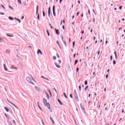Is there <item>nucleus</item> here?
<instances>
[{"instance_id": "obj_24", "label": "nucleus", "mask_w": 125, "mask_h": 125, "mask_svg": "<svg viewBox=\"0 0 125 125\" xmlns=\"http://www.w3.org/2000/svg\"><path fill=\"white\" fill-rule=\"evenodd\" d=\"M5 117H6V118H7V119H8V120H9L10 118H9V117H8L7 115H6V114H5Z\"/></svg>"}, {"instance_id": "obj_35", "label": "nucleus", "mask_w": 125, "mask_h": 125, "mask_svg": "<svg viewBox=\"0 0 125 125\" xmlns=\"http://www.w3.org/2000/svg\"><path fill=\"white\" fill-rule=\"evenodd\" d=\"M9 7L10 8H11V9H13V8L12 7H11V6H10V5H9Z\"/></svg>"}, {"instance_id": "obj_11", "label": "nucleus", "mask_w": 125, "mask_h": 125, "mask_svg": "<svg viewBox=\"0 0 125 125\" xmlns=\"http://www.w3.org/2000/svg\"><path fill=\"white\" fill-rule=\"evenodd\" d=\"M9 103H10V104H11V105H13V106L16 107V105H15V104H13L12 103H11L10 101H8Z\"/></svg>"}, {"instance_id": "obj_52", "label": "nucleus", "mask_w": 125, "mask_h": 125, "mask_svg": "<svg viewBox=\"0 0 125 125\" xmlns=\"http://www.w3.org/2000/svg\"><path fill=\"white\" fill-rule=\"evenodd\" d=\"M22 19H24V16H22L21 20H22Z\"/></svg>"}, {"instance_id": "obj_15", "label": "nucleus", "mask_w": 125, "mask_h": 125, "mask_svg": "<svg viewBox=\"0 0 125 125\" xmlns=\"http://www.w3.org/2000/svg\"><path fill=\"white\" fill-rule=\"evenodd\" d=\"M56 66L57 67V68H61V66L58 64H56Z\"/></svg>"}, {"instance_id": "obj_42", "label": "nucleus", "mask_w": 125, "mask_h": 125, "mask_svg": "<svg viewBox=\"0 0 125 125\" xmlns=\"http://www.w3.org/2000/svg\"><path fill=\"white\" fill-rule=\"evenodd\" d=\"M57 55L58 56V58H60V57L59 56V55L58 54H57Z\"/></svg>"}, {"instance_id": "obj_4", "label": "nucleus", "mask_w": 125, "mask_h": 125, "mask_svg": "<svg viewBox=\"0 0 125 125\" xmlns=\"http://www.w3.org/2000/svg\"><path fill=\"white\" fill-rule=\"evenodd\" d=\"M41 54L42 55V51H41L40 49H38V51H37V54Z\"/></svg>"}, {"instance_id": "obj_30", "label": "nucleus", "mask_w": 125, "mask_h": 125, "mask_svg": "<svg viewBox=\"0 0 125 125\" xmlns=\"http://www.w3.org/2000/svg\"><path fill=\"white\" fill-rule=\"evenodd\" d=\"M84 83H85V85H87V81H85Z\"/></svg>"}, {"instance_id": "obj_31", "label": "nucleus", "mask_w": 125, "mask_h": 125, "mask_svg": "<svg viewBox=\"0 0 125 125\" xmlns=\"http://www.w3.org/2000/svg\"><path fill=\"white\" fill-rule=\"evenodd\" d=\"M76 98L77 99V101H78V102H79V98H78V97H76Z\"/></svg>"}, {"instance_id": "obj_34", "label": "nucleus", "mask_w": 125, "mask_h": 125, "mask_svg": "<svg viewBox=\"0 0 125 125\" xmlns=\"http://www.w3.org/2000/svg\"><path fill=\"white\" fill-rule=\"evenodd\" d=\"M113 64H116V61H113Z\"/></svg>"}, {"instance_id": "obj_2", "label": "nucleus", "mask_w": 125, "mask_h": 125, "mask_svg": "<svg viewBox=\"0 0 125 125\" xmlns=\"http://www.w3.org/2000/svg\"><path fill=\"white\" fill-rule=\"evenodd\" d=\"M26 80L27 81V82H28V83H32L33 85H35V83H33V82H32V80H31V78L29 77H27L26 78Z\"/></svg>"}, {"instance_id": "obj_40", "label": "nucleus", "mask_w": 125, "mask_h": 125, "mask_svg": "<svg viewBox=\"0 0 125 125\" xmlns=\"http://www.w3.org/2000/svg\"><path fill=\"white\" fill-rule=\"evenodd\" d=\"M38 106H39V108L40 109V110H42V108H41V106H40V105H39V104H38Z\"/></svg>"}, {"instance_id": "obj_3", "label": "nucleus", "mask_w": 125, "mask_h": 125, "mask_svg": "<svg viewBox=\"0 0 125 125\" xmlns=\"http://www.w3.org/2000/svg\"><path fill=\"white\" fill-rule=\"evenodd\" d=\"M53 13L54 16H56V15H55V6H53Z\"/></svg>"}, {"instance_id": "obj_51", "label": "nucleus", "mask_w": 125, "mask_h": 125, "mask_svg": "<svg viewBox=\"0 0 125 125\" xmlns=\"http://www.w3.org/2000/svg\"><path fill=\"white\" fill-rule=\"evenodd\" d=\"M9 125H12V124L11 123H9Z\"/></svg>"}, {"instance_id": "obj_16", "label": "nucleus", "mask_w": 125, "mask_h": 125, "mask_svg": "<svg viewBox=\"0 0 125 125\" xmlns=\"http://www.w3.org/2000/svg\"><path fill=\"white\" fill-rule=\"evenodd\" d=\"M4 68L5 71H7V69L5 67V64H3Z\"/></svg>"}, {"instance_id": "obj_62", "label": "nucleus", "mask_w": 125, "mask_h": 125, "mask_svg": "<svg viewBox=\"0 0 125 125\" xmlns=\"http://www.w3.org/2000/svg\"><path fill=\"white\" fill-rule=\"evenodd\" d=\"M82 34H83V33H84V31H82Z\"/></svg>"}, {"instance_id": "obj_43", "label": "nucleus", "mask_w": 125, "mask_h": 125, "mask_svg": "<svg viewBox=\"0 0 125 125\" xmlns=\"http://www.w3.org/2000/svg\"><path fill=\"white\" fill-rule=\"evenodd\" d=\"M1 6L3 7V8H4V9H5V8L4 7V6L3 5H1Z\"/></svg>"}, {"instance_id": "obj_60", "label": "nucleus", "mask_w": 125, "mask_h": 125, "mask_svg": "<svg viewBox=\"0 0 125 125\" xmlns=\"http://www.w3.org/2000/svg\"><path fill=\"white\" fill-rule=\"evenodd\" d=\"M48 11H50V7H49Z\"/></svg>"}, {"instance_id": "obj_37", "label": "nucleus", "mask_w": 125, "mask_h": 125, "mask_svg": "<svg viewBox=\"0 0 125 125\" xmlns=\"http://www.w3.org/2000/svg\"><path fill=\"white\" fill-rule=\"evenodd\" d=\"M63 43H64V44L65 45H67V43H66V42L65 41H63Z\"/></svg>"}, {"instance_id": "obj_45", "label": "nucleus", "mask_w": 125, "mask_h": 125, "mask_svg": "<svg viewBox=\"0 0 125 125\" xmlns=\"http://www.w3.org/2000/svg\"><path fill=\"white\" fill-rule=\"evenodd\" d=\"M76 71H77V72H79V68L78 67L77 68Z\"/></svg>"}, {"instance_id": "obj_23", "label": "nucleus", "mask_w": 125, "mask_h": 125, "mask_svg": "<svg viewBox=\"0 0 125 125\" xmlns=\"http://www.w3.org/2000/svg\"><path fill=\"white\" fill-rule=\"evenodd\" d=\"M48 17H50V11H48Z\"/></svg>"}, {"instance_id": "obj_1", "label": "nucleus", "mask_w": 125, "mask_h": 125, "mask_svg": "<svg viewBox=\"0 0 125 125\" xmlns=\"http://www.w3.org/2000/svg\"><path fill=\"white\" fill-rule=\"evenodd\" d=\"M43 103L45 106H46V107H47L48 109H49L50 112H52V109H51V108H50V104H49V103H47V101L46 100V99L44 98H43Z\"/></svg>"}, {"instance_id": "obj_63", "label": "nucleus", "mask_w": 125, "mask_h": 125, "mask_svg": "<svg viewBox=\"0 0 125 125\" xmlns=\"http://www.w3.org/2000/svg\"><path fill=\"white\" fill-rule=\"evenodd\" d=\"M122 21H125V19H123Z\"/></svg>"}, {"instance_id": "obj_64", "label": "nucleus", "mask_w": 125, "mask_h": 125, "mask_svg": "<svg viewBox=\"0 0 125 125\" xmlns=\"http://www.w3.org/2000/svg\"><path fill=\"white\" fill-rule=\"evenodd\" d=\"M122 113H124V109H123Z\"/></svg>"}, {"instance_id": "obj_56", "label": "nucleus", "mask_w": 125, "mask_h": 125, "mask_svg": "<svg viewBox=\"0 0 125 125\" xmlns=\"http://www.w3.org/2000/svg\"><path fill=\"white\" fill-rule=\"evenodd\" d=\"M93 22H95V19H93Z\"/></svg>"}, {"instance_id": "obj_29", "label": "nucleus", "mask_w": 125, "mask_h": 125, "mask_svg": "<svg viewBox=\"0 0 125 125\" xmlns=\"http://www.w3.org/2000/svg\"><path fill=\"white\" fill-rule=\"evenodd\" d=\"M69 96L71 98H73V96L72 95V94H70Z\"/></svg>"}, {"instance_id": "obj_10", "label": "nucleus", "mask_w": 125, "mask_h": 125, "mask_svg": "<svg viewBox=\"0 0 125 125\" xmlns=\"http://www.w3.org/2000/svg\"><path fill=\"white\" fill-rule=\"evenodd\" d=\"M38 11H39V6L37 5L36 7V13H38Z\"/></svg>"}, {"instance_id": "obj_54", "label": "nucleus", "mask_w": 125, "mask_h": 125, "mask_svg": "<svg viewBox=\"0 0 125 125\" xmlns=\"http://www.w3.org/2000/svg\"><path fill=\"white\" fill-rule=\"evenodd\" d=\"M59 63H61V60H59Z\"/></svg>"}, {"instance_id": "obj_26", "label": "nucleus", "mask_w": 125, "mask_h": 125, "mask_svg": "<svg viewBox=\"0 0 125 125\" xmlns=\"http://www.w3.org/2000/svg\"><path fill=\"white\" fill-rule=\"evenodd\" d=\"M88 88V86H86L84 89V90H86Z\"/></svg>"}, {"instance_id": "obj_27", "label": "nucleus", "mask_w": 125, "mask_h": 125, "mask_svg": "<svg viewBox=\"0 0 125 125\" xmlns=\"http://www.w3.org/2000/svg\"><path fill=\"white\" fill-rule=\"evenodd\" d=\"M79 90L81 91V90H82V87L81 86H79Z\"/></svg>"}, {"instance_id": "obj_7", "label": "nucleus", "mask_w": 125, "mask_h": 125, "mask_svg": "<svg viewBox=\"0 0 125 125\" xmlns=\"http://www.w3.org/2000/svg\"><path fill=\"white\" fill-rule=\"evenodd\" d=\"M58 101L59 104H60V105H63V104L62 103V102H61V101L59 99L58 100Z\"/></svg>"}, {"instance_id": "obj_46", "label": "nucleus", "mask_w": 125, "mask_h": 125, "mask_svg": "<svg viewBox=\"0 0 125 125\" xmlns=\"http://www.w3.org/2000/svg\"><path fill=\"white\" fill-rule=\"evenodd\" d=\"M119 8H120V9H122V8H123V6H121L120 7H119Z\"/></svg>"}, {"instance_id": "obj_61", "label": "nucleus", "mask_w": 125, "mask_h": 125, "mask_svg": "<svg viewBox=\"0 0 125 125\" xmlns=\"http://www.w3.org/2000/svg\"><path fill=\"white\" fill-rule=\"evenodd\" d=\"M78 3H81V1L80 0L78 1Z\"/></svg>"}, {"instance_id": "obj_50", "label": "nucleus", "mask_w": 125, "mask_h": 125, "mask_svg": "<svg viewBox=\"0 0 125 125\" xmlns=\"http://www.w3.org/2000/svg\"><path fill=\"white\" fill-rule=\"evenodd\" d=\"M88 12L89 14H90V11L89 10L88 11Z\"/></svg>"}, {"instance_id": "obj_48", "label": "nucleus", "mask_w": 125, "mask_h": 125, "mask_svg": "<svg viewBox=\"0 0 125 125\" xmlns=\"http://www.w3.org/2000/svg\"><path fill=\"white\" fill-rule=\"evenodd\" d=\"M73 57H74V58H75V57H76V54H74Z\"/></svg>"}, {"instance_id": "obj_9", "label": "nucleus", "mask_w": 125, "mask_h": 125, "mask_svg": "<svg viewBox=\"0 0 125 125\" xmlns=\"http://www.w3.org/2000/svg\"><path fill=\"white\" fill-rule=\"evenodd\" d=\"M50 120L51 121L52 123H53V125H55L54 121H53V119L51 117H50Z\"/></svg>"}, {"instance_id": "obj_39", "label": "nucleus", "mask_w": 125, "mask_h": 125, "mask_svg": "<svg viewBox=\"0 0 125 125\" xmlns=\"http://www.w3.org/2000/svg\"><path fill=\"white\" fill-rule=\"evenodd\" d=\"M79 14H80V12H78L77 13V16H79Z\"/></svg>"}, {"instance_id": "obj_20", "label": "nucleus", "mask_w": 125, "mask_h": 125, "mask_svg": "<svg viewBox=\"0 0 125 125\" xmlns=\"http://www.w3.org/2000/svg\"><path fill=\"white\" fill-rule=\"evenodd\" d=\"M46 32H47V34L48 37H49V32H48V30H47Z\"/></svg>"}, {"instance_id": "obj_33", "label": "nucleus", "mask_w": 125, "mask_h": 125, "mask_svg": "<svg viewBox=\"0 0 125 125\" xmlns=\"http://www.w3.org/2000/svg\"><path fill=\"white\" fill-rule=\"evenodd\" d=\"M37 19H40V15L38 14V17H37Z\"/></svg>"}, {"instance_id": "obj_36", "label": "nucleus", "mask_w": 125, "mask_h": 125, "mask_svg": "<svg viewBox=\"0 0 125 125\" xmlns=\"http://www.w3.org/2000/svg\"><path fill=\"white\" fill-rule=\"evenodd\" d=\"M62 29H63V30L65 29V26L64 25L62 26Z\"/></svg>"}, {"instance_id": "obj_44", "label": "nucleus", "mask_w": 125, "mask_h": 125, "mask_svg": "<svg viewBox=\"0 0 125 125\" xmlns=\"http://www.w3.org/2000/svg\"><path fill=\"white\" fill-rule=\"evenodd\" d=\"M53 59H54V60H56V57H53Z\"/></svg>"}, {"instance_id": "obj_18", "label": "nucleus", "mask_w": 125, "mask_h": 125, "mask_svg": "<svg viewBox=\"0 0 125 125\" xmlns=\"http://www.w3.org/2000/svg\"><path fill=\"white\" fill-rule=\"evenodd\" d=\"M19 3H20V4H22V2L21 1V0H18Z\"/></svg>"}, {"instance_id": "obj_6", "label": "nucleus", "mask_w": 125, "mask_h": 125, "mask_svg": "<svg viewBox=\"0 0 125 125\" xmlns=\"http://www.w3.org/2000/svg\"><path fill=\"white\" fill-rule=\"evenodd\" d=\"M114 54H115V58L116 59H118V57L117 56V52L116 51H115L114 52Z\"/></svg>"}, {"instance_id": "obj_22", "label": "nucleus", "mask_w": 125, "mask_h": 125, "mask_svg": "<svg viewBox=\"0 0 125 125\" xmlns=\"http://www.w3.org/2000/svg\"><path fill=\"white\" fill-rule=\"evenodd\" d=\"M63 95L64 96V97H65V98H67V95H66V93H63Z\"/></svg>"}, {"instance_id": "obj_19", "label": "nucleus", "mask_w": 125, "mask_h": 125, "mask_svg": "<svg viewBox=\"0 0 125 125\" xmlns=\"http://www.w3.org/2000/svg\"><path fill=\"white\" fill-rule=\"evenodd\" d=\"M9 19H10V20H13V18H12L11 17H9Z\"/></svg>"}, {"instance_id": "obj_17", "label": "nucleus", "mask_w": 125, "mask_h": 125, "mask_svg": "<svg viewBox=\"0 0 125 125\" xmlns=\"http://www.w3.org/2000/svg\"><path fill=\"white\" fill-rule=\"evenodd\" d=\"M42 13H43V17H44V16H45V13H44V11H42Z\"/></svg>"}, {"instance_id": "obj_59", "label": "nucleus", "mask_w": 125, "mask_h": 125, "mask_svg": "<svg viewBox=\"0 0 125 125\" xmlns=\"http://www.w3.org/2000/svg\"><path fill=\"white\" fill-rule=\"evenodd\" d=\"M108 78V75H106V79H107Z\"/></svg>"}, {"instance_id": "obj_25", "label": "nucleus", "mask_w": 125, "mask_h": 125, "mask_svg": "<svg viewBox=\"0 0 125 125\" xmlns=\"http://www.w3.org/2000/svg\"><path fill=\"white\" fill-rule=\"evenodd\" d=\"M113 60V56H110V61H112Z\"/></svg>"}, {"instance_id": "obj_41", "label": "nucleus", "mask_w": 125, "mask_h": 125, "mask_svg": "<svg viewBox=\"0 0 125 125\" xmlns=\"http://www.w3.org/2000/svg\"><path fill=\"white\" fill-rule=\"evenodd\" d=\"M46 94L47 97L48 99V98H49V97L48 96V95L47 94V93H46Z\"/></svg>"}, {"instance_id": "obj_58", "label": "nucleus", "mask_w": 125, "mask_h": 125, "mask_svg": "<svg viewBox=\"0 0 125 125\" xmlns=\"http://www.w3.org/2000/svg\"><path fill=\"white\" fill-rule=\"evenodd\" d=\"M88 97H89V98L90 97V94H88Z\"/></svg>"}, {"instance_id": "obj_8", "label": "nucleus", "mask_w": 125, "mask_h": 125, "mask_svg": "<svg viewBox=\"0 0 125 125\" xmlns=\"http://www.w3.org/2000/svg\"><path fill=\"white\" fill-rule=\"evenodd\" d=\"M41 78H42V79H45V80H46L47 81H49V80L44 77H43V76H41Z\"/></svg>"}, {"instance_id": "obj_53", "label": "nucleus", "mask_w": 125, "mask_h": 125, "mask_svg": "<svg viewBox=\"0 0 125 125\" xmlns=\"http://www.w3.org/2000/svg\"><path fill=\"white\" fill-rule=\"evenodd\" d=\"M54 90L56 92H57V90H56V89L54 88Z\"/></svg>"}, {"instance_id": "obj_47", "label": "nucleus", "mask_w": 125, "mask_h": 125, "mask_svg": "<svg viewBox=\"0 0 125 125\" xmlns=\"http://www.w3.org/2000/svg\"><path fill=\"white\" fill-rule=\"evenodd\" d=\"M13 122L14 124H16V122H15V120H13Z\"/></svg>"}, {"instance_id": "obj_13", "label": "nucleus", "mask_w": 125, "mask_h": 125, "mask_svg": "<svg viewBox=\"0 0 125 125\" xmlns=\"http://www.w3.org/2000/svg\"><path fill=\"white\" fill-rule=\"evenodd\" d=\"M5 110L6 111V112H9V110L7 107H4Z\"/></svg>"}, {"instance_id": "obj_57", "label": "nucleus", "mask_w": 125, "mask_h": 125, "mask_svg": "<svg viewBox=\"0 0 125 125\" xmlns=\"http://www.w3.org/2000/svg\"><path fill=\"white\" fill-rule=\"evenodd\" d=\"M104 92L106 91V88H104Z\"/></svg>"}, {"instance_id": "obj_5", "label": "nucleus", "mask_w": 125, "mask_h": 125, "mask_svg": "<svg viewBox=\"0 0 125 125\" xmlns=\"http://www.w3.org/2000/svg\"><path fill=\"white\" fill-rule=\"evenodd\" d=\"M57 35H59V30L58 29H55Z\"/></svg>"}, {"instance_id": "obj_55", "label": "nucleus", "mask_w": 125, "mask_h": 125, "mask_svg": "<svg viewBox=\"0 0 125 125\" xmlns=\"http://www.w3.org/2000/svg\"><path fill=\"white\" fill-rule=\"evenodd\" d=\"M99 53H100V51H99V52H98V55H99Z\"/></svg>"}, {"instance_id": "obj_38", "label": "nucleus", "mask_w": 125, "mask_h": 125, "mask_svg": "<svg viewBox=\"0 0 125 125\" xmlns=\"http://www.w3.org/2000/svg\"><path fill=\"white\" fill-rule=\"evenodd\" d=\"M32 81H34V82H36V81H35V79L33 77H32Z\"/></svg>"}, {"instance_id": "obj_28", "label": "nucleus", "mask_w": 125, "mask_h": 125, "mask_svg": "<svg viewBox=\"0 0 125 125\" xmlns=\"http://www.w3.org/2000/svg\"><path fill=\"white\" fill-rule=\"evenodd\" d=\"M6 36H7V37H13L12 35H9L8 34H7Z\"/></svg>"}, {"instance_id": "obj_12", "label": "nucleus", "mask_w": 125, "mask_h": 125, "mask_svg": "<svg viewBox=\"0 0 125 125\" xmlns=\"http://www.w3.org/2000/svg\"><path fill=\"white\" fill-rule=\"evenodd\" d=\"M6 53L9 54V53H10V50L7 49L6 50Z\"/></svg>"}, {"instance_id": "obj_21", "label": "nucleus", "mask_w": 125, "mask_h": 125, "mask_svg": "<svg viewBox=\"0 0 125 125\" xmlns=\"http://www.w3.org/2000/svg\"><path fill=\"white\" fill-rule=\"evenodd\" d=\"M78 63V60H76V61H75V65H76L77 64V63Z\"/></svg>"}, {"instance_id": "obj_14", "label": "nucleus", "mask_w": 125, "mask_h": 125, "mask_svg": "<svg viewBox=\"0 0 125 125\" xmlns=\"http://www.w3.org/2000/svg\"><path fill=\"white\" fill-rule=\"evenodd\" d=\"M15 19H16V20H17V21H18L19 23H21V21L20 20H19V19H16V18H15Z\"/></svg>"}, {"instance_id": "obj_32", "label": "nucleus", "mask_w": 125, "mask_h": 125, "mask_svg": "<svg viewBox=\"0 0 125 125\" xmlns=\"http://www.w3.org/2000/svg\"><path fill=\"white\" fill-rule=\"evenodd\" d=\"M76 98L77 99V101H78V102H79V98H78V97H76Z\"/></svg>"}, {"instance_id": "obj_49", "label": "nucleus", "mask_w": 125, "mask_h": 125, "mask_svg": "<svg viewBox=\"0 0 125 125\" xmlns=\"http://www.w3.org/2000/svg\"><path fill=\"white\" fill-rule=\"evenodd\" d=\"M73 46H75V42H73Z\"/></svg>"}]
</instances>
